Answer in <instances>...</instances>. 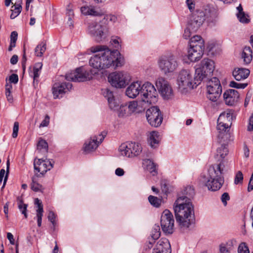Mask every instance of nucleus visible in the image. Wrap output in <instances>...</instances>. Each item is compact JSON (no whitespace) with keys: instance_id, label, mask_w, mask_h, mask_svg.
<instances>
[{"instance_id":"obj_1","label":"nucleus","mask_w":253,"mask_h":253,"mask_svg":"<svg viewBox=\"0 0 253 253\" xmlns=\"http://www.w3.org/2000/svg\"><path fill=\"white\" fill-rule=\"evenodd\" d=\"M91 52L96 53L89 59L90 66L98 70L113 67L116 68L122 66L124 58L119 51H111L106 45H98L91 48Z\"/></svg>"},{"instance_id":"obj_2","label":"nucleus","mask_w":253,"mask_h":253,"mask_svg":"<svg viewBox=\"0 0 253 253\" xmlns=\"http://www.w3.org/2000/svg\"><path fill=\"white\" fill-rule=\"evenodd\" d=\"M175 217L181 229H187L195 219L194 206L187 197H178L173 204Z\"/></svg>"},{"instance_id":"obj_3","label":"nucleus","mask_w":253,"mask_h":253,"mask_svg":"<svg viewBox=\"0 0 253 253\" xmlns=\"http://www.w3.org/2000/svg\"><path fill=\"white\" fill-rule=\"evenodd\" d=\"M116 20L115 15L105 14L99 22L92 21L88 23L87 33L96 42L105 41L111 35L109 23Z\"/></svg>"},{"instance_id":"obj_4","label":"nucleus","mask_w":253,"mask_h":253,"mask_svg":"<svg viewBox=\"0 0 253 253\" xmlns=\"http://www.w3.org/2000/svg\"><path fill=\"white\" fill-rule=\"evenodd\" d=\"M224 164L222 161L209 167L208 176L205 174L201 175L200 180L205 183L209 190L216 191L221 188L224 182Z\"/></svg>"},{"instance_id":"obj_5","label":"nucleus","mask_w":253,"mask_h":253,"mask_svg":"<svg viewBox=\"0 0 253 253\" xmlns=\"http://www.w3.org/2000/svg\"><path fill=\"white\" fill-rule=\"evenodd\" d=\"M214 70V62L209 58L203 59L195 69V80L201 83L204 79L212 75Z\"/></svg>"},{"instance_id":"obj_6","label":"nucleus","mask_w":253,"mask_h":253,"mask_svg":"<svg viewBox=\"0 0 253 253\" xmlns=\"http://www.w3.org/2000/svg\"><path fill=\"white\" fill-rule=\"evenodd\" d=\"M177 82L179 88L182 90L188 88L193 89L201 83L195 81V77L192 78V74L188 70H182L180 72Z\"/></svg>"},{"instance_id":"obj_7","label":"nucleus","mask_w":253,"mask_h":253,"mask_svg":"<svg viewBox=\"0 0 253 253\" xmlns=\"http://www.w3.org/2000/svg\"><path fill=\"white\" fill-rule=\"evenodd\" d=\"M232 115L229 112L222 113L217 119V128L219 130V137L223 138L224 135L226 137L229 136L228 132L232 124Z\"/></svg>"},{"instance_id":"obj_8","label":"nucleus","mask_w":253,"mask_h":253,"mask_svg":"<svg viewBox=\"0 0 253 253\" xmlns=\"http://www.w3.org/2000/svg\"><path fill=\"white\" fill-rule=\"evenodd\" d=\"M141 96L143 102L151 104L157 101V90L150 82H146L141 85Z\"/></svg>"},{"instance_id":"obj_9","label":"nucleus","mask_w":253,"mask_h":253,"mask_svg":"<svg viewBox=\"0 0 253 253\" xmlns=\"http://www.w3.org/2000/svg\"><path fill=\"white\" fill-rule=\"evenodd\" d=\"M207 98L212 102L216 101L222 93V87L218 78L213 77L207 85Z\"/></svg>"},{"instance_id":"obj_10","label":"nucleus","mask_w":253,"mask_h":253,"mask_svg":"<svg viewBox=\"0 0 253 253\" xmlns=\"http://www.w3.org/2000/svg\"><path fill=\"white\" fill-rule=\"evenodd\" d=\"M159 67L165 74H168L174 72L178 67V62L173 55L164 56L158 61Z\"/></svg>"},{"instance_id":"obj_11","label":"nucleus","mask_w":253,"mask_h":253,"mask_svg":"<svg viewBox=\"0 0 253 253\" xmlns=\"http://www.w3.org/2000/svg\"><path fill=\"white\" fill-rule=\"evenodd\" d=\"M142 147L139 143L133 142L123 143L119 147L121 155L129 158L139 155L142 152Z\"/></svg>"},{"instance_id":"obj_12","label":"nucleus","mask_w":253,"mask_h":253,"mask_svg":"<svg viewBox=\"0 0 253 253\" xmlns=\"http://www.w3.org/2000/svg\"><path fill=\"white\" fill-rule=\"evenodd\" d=\"M146 117L148 123L154 127L160 126L163 121V116L158 106H153L146 112Z\"/></svg>"},{"instance_id":"obj_13","label":"nucleus","mask_w":253,"mask_h":253,"mask_svg":"<svg viewBox=\"0 0 253 253\" xmlns=\"http://www.w3.org/2000/svg\"><path fill=\"white\" fill-rule=\"evenodd\" d=\"M174 222L172 213L169 210H165L161 218V225L163 232L166 234H172L174 230Z\"/></svg>"},{"instance_id":"obj_14","label":"nucleus","mask_w":253,"mask_h":253,"mask_svg":"<svg viewBox=\"0 0 253 253\" xmlns=\"http://www.w3.org/2000/svg\"><path fill=\"white\" fill-rule=\"evenodd\" d=\"M156 84L159 92L164 99H169L172 96V89L168 82L164 78H158Z\"/></svg>"},{"instance_id":"obj_15","label":"nucleus","mask_w":253,"mask_h":253,"mask_svg":"<svg viewBox=\"0 0 253 253\" xmlns=\"http://www.w3.org/2000/svg\"><path fill=\"white\" fill-rule=\"evenodd\" d=\"M54 164V161L52 159H38L37 161L34 162V169L38 172L43 175L53 168Z\"/></svg>"},{"instance_id":"obj_16","label":"nucleus","mask_w":253,"mask_h":253,"mask_svg":"<svg viewBox=\"0 0 253 253\" xmlns=\"http://www.w3.org/2000/svg\"><path fill=\"white\" fill-rule=\"evenodd\" d=\"M108 81L111 84L118 88L125 87L126 80L123 72H113L109 74Z\"/></svg>"},{"instance_id":"obj_17","label":"nucleus","mask_w":253,"mask_h":253,"mask_svg":"<svg viewBox=\"0 0 253 253\" xmlns=\"http://www.w3.org/2000/svg\"><path fill=\"white\" fill-rule=\"evenodd\" d=\"M90 79V75L82 68H77L74 72L66 75V79L73 82H84Z\"/></svg>"},{"instance_id":"obj_18","label":"nucleus","mask_w":253,"mask_h":253,"mask_svg":"<svg viewBox=\"0 0 253 253\" xmlns=\"http://www.w3.org/2000/svg\"><path fill=\"white\" fill-rule=\"evenodd\" d=\"M73 85L71 83H57L52 87V93L54 98L62 97L63 94L70 91Z\"/></svg>"},{"instance_id":"obj_19","label":"nucleus","mask_w":253,"mask_h":253,"mask_svg":"<svg viewBox=\"0 0 253 253\" xmlns=\"http://www.w3.org/2000/svg\"><path fill=\"white\" fill-rule=\"evenodd\" d=\"M106 134L107 133L105 131H103L98 136H94L93 137H91L88 142H85L84 151L86 153H89L95 150L99 144L104 140Z\"/></svg>"},{"instance_id":"obj_20","label":"nucleus","mask_w":253,"mask_h":253,"mask_svg":"<svg viewBox=\"0 0 253 253\" xmlns=\"http://www.w3.org/2000/svg\"><path fill=\"white\" fill-rule=\"evenodd\" d=\"M170 243L166 238L161 239L153 249L152 253H171Z\"/></svg>"},{"instance_id":"obj_21","label":"nucleus","mask_w":253,"mask_h":253,"mask_svg":"<svg viewBox=\"0 0 253 253\" xmlns=\"http://www.w3.org/2000/svg\"><path fill=\"white\" fill-rule=\"evenodd\" d=\"M223 98L226 104L232 106L238 101L239 94L237 90L229 89L224 92Z\"/></svg>"},{"instance_id":"obj_22","label":"nucleus","mask_w":253,"mask_h":253,"mask_svg":"<svg viewBox=\"0 0 253 253\" xmlns=\"http://www.w3.org/2000/svg\"><path fill=\"white\" fill-rule=\"evenodd\" d=\"M141 82L139 81L132 83L126 89V94L129 98H134L140 93L141 90Z\"/></svg>"},{"instance_id":"obj_23","label":"nucleus","mask_w":253,"mask_h":253,"mask_svg":"<svg viewBox=\"0 0 253 253\" xmlns=\"http://www.w3.org/2000/svg\"><path fill=\"white\" fill-rule=\"evenodd\" d=\"M102 94L107 100L109 108L113 110H118L119 104L115 99L113 92L108 88H105L102 90Z\"/></svg>"},{"instance_id":"obj_24","label":"nucleus","mask_w":253,"mask_h":253,"mask_svg":"<svg viewBox=\"0 0 253 253\" xmlns=\"http://www.w3.org/2000/svg\"><path fill=\"white\" fill-rule=\"evenodd\" d=\"M204 49L203 48H191L190 46L188 50L187 57L191 62L198 61L203 56Z\"/></svg>"},{"instance_id":"obj_25","label":"nucleus","mask_w":253,"mask_h":253,"mask_svg":"<svg viewBox=\"0 0 253 253\" xmlns=\"http://www.w3.org/2000/svg\"><path fill=\"white\" fill-rule=\"evenodd\" d=\"M250 71L246 68L235 69L232 73L234 79L238 81L247 79L249 76Z\"/></svg>"},{"instance_id":"obj_26","label":"nucleus","mask_w":253,"mask_h":253,"mask_svg":"<svg viewBox=\"0 0 253 253\" xmlns=\"http://www.w3.org/2000/svg\"><path fill=\"white\" fill-rule=\"evenodd\" d=\"M161 235L160 227L158 224H155L153 226L150 234V237L148 239V242L150 246L148 248L151 247L152 245L155 242V241L158 239Z\"/></svg>"},{"instance_id":"obj_27","label":"nucleus","mask_w":253,"mask_h":253,"mask_svg":"<svg viewBox=\"0 0 253 253\" xmlns=\"http://www.w3.org/2000/svg\"><path fill=\"white\" fill-rule=\"evenodd\" d=\"M189 46L191 48L205 49L204 41L200 36H194L189 41Z\"/></svg>"},{"instance_id":"obj_28","label":"nucleus","mask_w":253,"mask_h":253,"mask_svg":"<svg viewBox=\"0 0 253 253\" xmlns=\"http://www.w3.org/2000/svg\"><path fill=\"white\" fill-rule=\"evenodd\" d=\"M160 137L159 132L152 131L150 133L148 142L152 148H156L159 146Z\"/></svg>"},{"instance_id":"obj_29","label":"nucleus","mask_w":253,"mask_h":253,"mask_svg":"<svg viewBox=\"0 0 253 253\" xmlns=\"http://www.w3.org/2000/svg\"><path fill=\"white\" fill-rule=\"evenodd\" d=\"M192 16L190 17L187 26L191 29L192 32H197L200 27L203 23H202V20H196Z\"/></svg>"},{"instance_id":"obj_30","label":"nucleus","mask_w":253,"mask_h":253,"mask_svg":"<svg viewBox=\"0 0 253 253\" xmlns=\"http://www.w3.org/2000/svg\"><path fill=\"white\" fill-rule=\"evenodd\" d=\"M252 51L250 47H245L242 54V57L244 59V62L248 64L251 62L252 59Z\"/></svg>"},{"instance_id":"obj_31","label":"nucleus","mask_w":253,"mask_h":253,"mask_svg":"<svg viewBox=\"0 0 253 253\" xmlns=\"http://www.w3.org/2000/svg\"><path fill=\"white\" fill-rule=\"evenodd\" d=\"M46 43L44 42H41L35 48V55L38 57L42 56L43 53L46 50Z\"/></svg>"},{"instance_id":"obj_32","label":"nucleus","mask_w":253,"mask_h":253,"mask_svg":"<svg viewBox=\"0 0 253 253\" xmlns=\"http://www.w3.org/2000/svg\"><path fill=\"white\" fill-rule=\"evenodd\" d=\"M182 194L184 195L180 197H187V198L191 200L195 195V191L193 187L192 186H187L184 188V189L182 191Z\"/></svg>"},{"instance_id":"obj_33","label":"nucleus","mask_w":253,"mask_h":253,"mask_svg":"<svg viewBox=\"0 0 253 253\" xmlns=\"http://www.w3.org/2000/svg\"><path fill=\"white\" fill-rule=\"evenodd\" d=\"M196 20H202L203 23L206 19V12L202 10H197L191 15Z\"/></svg>"},{"instance_id":"obj_34","label":"nucleus","mask_w":253,"mask_h":253,"mask_svg":"<svg viewBox=\"0 0 253 253\" xmlns=\"http://www.w3.org/2000/svg\"><path fill=\"white\" fill-rule=\"evenodd\" d=\"M17 200L18 201V208L22 214H24L25 218H27L28 217L27 213L28 205L24 204L23 200L20 197H18Z\"/></svg>"},{"instance_id":"obj_35","label":"nucleus","mask_w":253,"mask_h":253,"mask_svg":"<svg viewBox=\"0 0 253 253\" xmlns=\"http://www.w3.org/2000/svg\"><path fill=\"white\" fill-rule=\"evenodd\" d=\"M11 8V14L10 17L11 19H13L18 16L22 10V6L20 4H17L12 6Z\"/></svg>"},{"instance_id":"obj_36","label":"nucleus","mask_w":253,"mask_h":253,"mask_svg":"<svg viewBox=\"0 0 253 253\" xmlns=\"http://www.w3.org/2000/svg\"><path fill=\"white\" fill-rule=\"evenodd\" d=\"M228 154V149L227 146L223 144L221 145L217 149V155L223 159Z\"/></svg>"},{"instance_id":"obj_37","label":"nucleus","mask_w":253,"mask_h":253,"mask_svg":"<svg viewBox=\"0 0 253 253\" xmlns=\"http://www.w3.org/2000/svg\"><path fill=\"white\" fill-rule=\"evenodd\" d=\"M148 201L150 204L155 208H159L162 202V200L157 197L150 195L148 197Z\"/></svg>"},{"instance_id":"obj_38","label":"nucleus","mask_w":253,"mask_h":253,"mask_svg":"<svg viewBox=\"0 0 253 253\" xmlns=\"http://www.w3.org/2000/svg\"><path fill=\"white\" fill-rule=\"evenodd\" d=\"M43 209L40 208L36 210V216L34 218H36L37 220L38 226L40 227L42 225V217L43 216Z\"/></svg>"},{"instance_id":"obj_39","label":"nucleus","mask_w":253,"mask_h":253,"mask_svg":"<svg viewBox=\"0 0 253 253\" xmlns=\"http://www.w3.org/2000/svg\"><path fill=\"white\" fill-rule=\"evenodd\" d=\"M146 164L147 169L151 173L156 172V166L155 164L150 159H145L143 160V164Z\"/></svg>"},{"instance_id":"obj_40","label":"nucleus","mask_w":253,"mask_h":253,"mask_svg":"<svg viewBox=\"0 0 253 253\" xmlns=\"http://www.w3.org/2000/svg\"><path fill=\"white\" fill-rule=\"evenodd\" d=\"M247 85V83H238L233 81L230 82L229 84L230 87L237 89H244L246 87Z\"/></svg>"},{"instance_id":"obj_41","label":"nucleus","mask_w":253,"mask_h":253,"mask_svg":"<svg viewBox=\"0 0 253 253\" xmlns=\"http://www.w3.org/2000/svg\"><path fill=\"white\" fill-rule=\"evenodd\" d=\"M41 73V71L37 70V69H33V72L32 73V75L31 76L32 77L33 79V85L34 86H36V85H37L38 84V79L39 78L40 75Z\"/></svg>"},{"instance_id":"obj_42","label":"nucleus","mask_w":253,"mask_h":253,"mask_svg":"<svg viewBox=\"0 0 253 253\" xmlns=\"http://www.w3.org/2000/svg\"><path fill=\"white\" fill-rule=\"evenodd\" d=\"M138 106L137 102L136 101H131L128 103L127 105V109L129 113H133L136 111Z\"/></svg>"},{"instance_id":"obj_43","label":"nucleus","mask_w":253,"mask_h":253,"mask_svg":"<svg viewBox=\"0 0 253 253\" xmlns=\"http://www.w3.org/2000/svg\"><path fill=\"white\" fill-rule=\"evenodd\" d=\"M12 89L11 85L6 84L5 86V95L6 96L7 100L9 102H11L13 101V97L11 94V90Z\"/></svg>"},{"instance_id":"obj_44","label":"nucleus","mask_w":253,"mask_h":253,"mask_svg":"<svg viewBox=\"0 0 253 253\" xmlns=\"http://www.w3.org/2000/svg\"><path fill=\"white\" fill-rule=\"evenodd\" d=\"M237 18L239 21L243 23H248L250 22L249 16L245 12L241 13V15L237 14Z\"/></svg>"},{"instance_id":"obj_45","label":"nucleus","mask_w":253,"mask_h":253,"mask_svg":"<svg viewBox=\"0 0 253 253\" xmlns=\"http://www.w3.org/2000/svg\"><path fill=\"white\" fill-rule=\"evenodd\" d=\"M238 253H250L248 247L245 243L240 244L238 248Z\"/></svg>"},{"instance_id":"obj_46","label":"nucleus","mask_w":253,"mask_h":253,"mask_svg":"<svg viewBox=\"0 0 253 253\" xmlns=\"http://www.w3.org/2000/svg\"><path fill=\"white\" fill-rule=\"evenodd\" d=\"M228 243H222L220 244L219 253H230Z\"/></svg>"},{"instance_id":"obj_47","label":"nucleus","mask_w":253,"mask_h":253,"mask_svg":"<svg viewBox=\"0 0 253 253\" xmlns=\"http://www.w3.org/2000/svg\"><path fill=\"white\" fill-rule=\"evenodd\" d=\"M243 174L241 171H238L235 175L234 183L236 185L243 183Z\"/></svg>"},{"instance_id":"obj_48","label":"nucleus","mask_w":253,"mask_h":253,"mask_svg":"<svg viewBox=\"0 0 253 253\" xmlns=\"http://www.w3.org/2000/svg\"><path fill=\"white\" fill-rule=\"evenodd\" d=\"M120 38L117 37L115 38H112L110 41V43L115 48H116L115 50L118 51V49L121 47V44L120 43Z\"/></svg>"},{"instance_id":"obj_49","label":"nucleus","mask_w":253,"mask_h":253,"mask_svg":"<svg viewBox=\"0 0 253 253\" xmlns=\"http://www.w3.org/2000/svg\"><path fill=\"white\" fill-rule=\"evenodd\" d=\"M38 149L40 150L43 149L45 151H47L48 149V144L46 141L44 140H39L38 145H37Z\"/></svg>"},{"instance_id":"obj_50","label":"nucleus","mask_w":253,"mask_h":253,"mask_svg":"<svg viewBox=\"0 0 253 253\" xmlns=\"http://www.w3.org/2000/svg\"><path fill=\"white\" fill-rule=\"evenodd\" d=\"M66 14L68 16L69 21H71L72 18L74 16V12L73 9V5L71 3L69 4L67 7Z\"/></svg>"},{"instance_id":"obj_51","label":"nucleus","mask_w":253,"mask_h":253,"mask_svg":"<svg viewBox=\"0 0 253 253\" xmlns=\"http://www.w3.org/2000/svg\"><path fill=\"white\" fill-rule=\"evenodd\" d=\"M127 105H122L119 110V116L120 117H123L125 116L127 113Z\"/></svg>"},{"instance_id":"obj_52","label":"nucleus","mask_w":253,"mask_h":253,"mask_svg":"<svg viewBox=\"0 0 253 253\" xmlns=\"http://www.w3.org/2000/svg\"><path fill=\"white\" fill-rule=\"evenodd\" d=\"M31 189L35 192H39L41 190L42 185L37 182L34 181V179H32V183H31Z\"/></svg>"},{"instance_id":"obj_53","label":"nucleus","mask_w":253,"mask_h":253,"mask_svg":"<svg viewBox=\"0 0 253 253\" xmlns=\"http://www.w3.org/2000/svg\"><path fill=\"white\" fill-rule=\"evenodd\" d=\"M48 219L51 222L53 226L55 225V218L56 215L54 212L51 211H50L48 213L47 216Z\"/></svg>"},{"instance_id":"obj_54","label":"nucleus","mask_w":253,"mask_h":253,"mask_svg":"<svg viewBox=\"0 0 253 253\" xmlns=\"http://www.w3.org/2000/svg\"><path fill=\"white\" fill-rule=\"evenodd\" d=\"M230 200V196L228 193H224L221 197V200L224 206L227 205V202Z\"/></svg>"},{"instance_id":"obj_55","label":"nucleus","mask_w":253,"mask_h":253,"mask_svg":"<svg viewBox=\"0 0 253 253\" xmlns=\"http://www.w3.org/2000/svg\"><path fill=\"white\" fill-rule=\"evenodd\" d=\"M186 3L190 11H193L194 10L195 6L194 0H186Z\"/></svg>"},{"instance_id":"obj_56","label":"nucleus","mask_w":253,"mask_h":253,"mask_svg":"<svg viewBox=\"0 0 253 253\" xmlns=\"http://www.w3.org/2000/svg\"><path fill=\"white\" fill-rule=\"evenodd\" d=\"M19 130V123L17 122H15L14 123L13 128V132H12V137L13 138H16L18 135V132Z\"/></svg>"},{"instance_id":"obj_57","label":"nucleus","mask_w":253,"mask_h":253,"mask_svg":"<svg viewBox=\"0 0 253 253\" xmlns=\"http://www.w3.org/2000/svg\"><path fill=\"white\" fill-rule=\"evenodd\" d=\"M194 32H192L191 29L189 28L188 26H187V28L184 30L183 37L185 39H188L191 36V34Z\"/></svg>"},{"instance_id":"obj_58","label":"nucleus","mask_w":253,"mask_h":253,"mask_svg":"<svg viewBox=\"0 0 253 253\" xmlns=\"http://www.w3.org/2000/svg\"><path fill=\"white\" fill-rule=\"evenodd\" d=\"M91 6H84L81 7V11L82 13L85 15H89V11Z\"/></svg>"},{"instance_id":"obj_59","label":"nucleus","mask_w":253,"mask_h":253,"mask_svg":"<svg viewBox=\"0 0 253 253\" xmlns=\"http://www.w3.org/2000/svg\"><path fill=\"white\" fill-rule=\"evenodd\" d=\"M104 12L99 8H95L92 16H104Z\"/></svg>"},{"instance_id":"obj_60","label":"nucleus","mask_w":253,"mask_h":253,"mask_svg":"<svg viewBox=\"0 0 253 253\" xmlns=\"http://www.w3.org/2000/svg\"><path fill=\"white\" fill-rule=\"evenodd\" d=\"M9 82L14 84H16L18 82V77L17 74H12L9 77Z\"/></svg>"},{"instance_id":"obj_61","label":"nucleus","mask_w":253,"mask_h":253,"mask_svg":"<svg viewBox=\"0 0 253 253\" xmlns=\"http://www.w3.org/2000/svg\"><path fill=\"white\" fill-rule=\"evenodd\" d=\"M9 165H10L9 160H8L6 162V173L5 174V177L4 179L3 184V186H2V188H3L5 186L6 181H7V179L8 173L9 172Z\"/></svg>"},{"instance_id":"obj_62","label":"nucleus","mask_w":253,"mask_h":253,"mask_svg":"<svg viewBox=\"0 0 253 253\" xmlns=\"http://www.w3.org/2000/svg\"><path fill=\"white\" fill-rule=\"evenodd\" d=\"M49 122V117L48 115H46L44 118V119L42 122L40 124V127H44L47 126Z\"/></svg>"},{"instance_id":"obj_63","label":"nucleus","mask_w":253,"mask_h":253,"mask_svg":"<svg viewBox=\"0 0 253 253\" xmlns=\"http://www.w3.org/2000/svg\"><path fill=\"white\" fill-rule=\"evenodd\" d=\"M18 37V34L16 31H13L10 35V41L16 42Z\"/></svg>"},{"instance_id":"obj_64","label":"nucleus","mask_w":253,"mask_h":253,"mask_svg":"<svg viewBox=\"0 0 253 253\" xmlns=\"http://www.w3.org/2000/svg\"><path fill=\"white\" fill-rule=\"evenodd\" d=\"M249 131L253 130V114L250 117L249 119V125L248 127Z\"/></svg>"}]
</instances>
